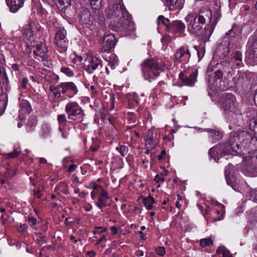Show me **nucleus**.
<instances>
[{"label": "nucleus", "instance_id": "obj_6", "mask_svg": "<svg viewBox=\"0 0 257 257\" xmlns=\"http://www.w3.org/2000/svg\"><path fill=\"white\" fill-rule=\"evenodd\" d=\"M185 21L188 23V31L192 34L198 33L203 27L205 23L201 21L196 14H189L185 18Z\"/></svg>", "mask_w": 257, "mask_h": 257}, {"label": "nucleus", "instance_id": "obj_45", "mask_svg": "<svg viewBox=\"0 0 257 257\" xmlns=\"http://www.w3.org/2000/svg\"><path fill=\"white\" fill-rule=\"evenodd\" d=\"M122 156H124L128 152V148L125 146H121L119 148H116Z\"/></svg>", "mask_w": 257, "mask_h": 257}, {"label": "nucleus", "instance_id": "obj_5", "mask_svg": "<svg viewBox=\"0 0 257 257\" xmlns=\"http://www.w3.org/2000/svg\"><path fill=\"white\" fill-rule=\"evenodd\" d=\"M111 29L116 31H124L126 34H129L135 30L134 23L127 17L122 19L120 21H114L111 22Z\"/></svg>", "mask_w": 257, "mask_h": 257}, {"label": "nucleus", "instance_id": "obj_50", "mask_svg": "<svg viewBox=\"0 0 257 257\" xmlns=\"http://www.w3.org/2000/svg\"><path fill=\"white\" fill-rule=\"evenodd\" d=\"M223 74L221 71L217 70L214 73V78L215 80L220 79L222 77Z\"/></svg>", "mask_w": 257, "mask_h": 257}, {"label": "nucleus", "instance_id": "obj_4", "mask_svg": "<svg viewBox=\"0 0 257 257\" xmlns=\"http://www.w3.org/2000/svg\"><path fill=\"white\" fill-rule=\"evenodd\" d=\"M221 108L226 113H236L237 104L234 95L231 93L223 94L220 99Z\"/></svg>", "mask_w": 257, "mask_h": 257}, {"label": "nucleus", "instance_id": "obj_22", "mask_svg": "<svg viewBox=\"0 0 257 257\" xmlns=\"http://www.w3.org/2000/svg\"><path fill=\"white\" fill-rule=\"evenodd\" d=\"M197 17L201 20V22L205 23L207 21H210L211 20L212 14L211 11L209 9L205 8H202L200 10Z\"/></svg>", "mask_w": 257, "mask_h": 257}, {"label": "nucleus", "instance_id": "obj_37", "mask_svg": "<svg viewBox=\"0 0 257 257\" xmlns=\"http://www.w3.org/2000/svg\"><path fill=\"white\" fill-rule=\"evenodd\" d=\"M21 107L24 109L28 113H30L31 110V107L30 103L26 100H22L20 103Z\"/></svg>", "mask_w": 257, "mask_h": 257}, {"label": "nucleus", "instance_id": "obj_16", "mask_svg": "<svg viewBox=\"0 0 257 257\" xmlns=\"http://www.w3.org/2000/svg\"><path fill=\"white\" fill-rule=\"evenodd\" d=\"M48 51L47 47L45 43L40 42L36 45L34 53L37 56L41 58L43 61H45V59L47 58Z\"/></svg>", "mask_w": 257, "mask_h": 257}, {"label": "nucleus", "instance_id": "obj_61", "mask_svg": "<svg viewBox=\"0 0 257 257\" xmlns=\"http://www.w3.org/2000/svg\"><path fill=\"white\" fill-rule=\"evenodd\" d=\"M95 205H96V206H97L99 209H102V207H105V206H106V205H102V204L101 203V202H99V201H98V202H96V203H95Z\"/></svg>", "mask_w": 257, "mask_h": 257}, {"label": "nucleus", "instance_id": "obj_32", "mask_svg": "<svg viewBox=\"0 0 257 257\" xmlns=\"http://www.w3.org/2000/svg\"><path fill=\"white\" fill-rule=\"evenodd\" d=\"M101 192L100 193V195L98 197V201L101 202L102 205H107V201L108 199V195L106 191H104L101 187L100 188Z\"/></svg>", "mask_w": 257, "mask_h": 257}, {"label": "nucleus", "instance_id": "obj_46", "mask_svg": "<svg viewBox=\"0 0 257 257\" xmlns=\"http://www.w3.org/2000/svg\"><path fill=\"white\" fill-rule=\"evenodd\" d=\"M249 199L254 202L257 203V190H251L249 193Z\"/></svg>", "mask_w": 257, "mask_h": 257}, {"label": "nucleus", "instance_id": "obj_31", "mask_svg": "<svg viewBox=\"0 0 257 257\" xmlns=\"http://www.w3.org/2000/svg\"><path fill=\"white\" fill-rule=\"evenodd\" d=\"M171 27L176 29L177 31H179L180 33H182L184 31L185 29V24L180 21L176 20L174 21Z\"/></svg>", "mask_w": 257, "mask_h": 257}, {"label": "nucleus", "instance_id": "obj_59", "mask_svg": "<svg viewBox=\"0 0 257 257\" xmlns=\"http://www.w3.org/2000/svg\"><path fill=\"white\" fill-rule=\"evenodd\" d=\"M84 208L85 209V211H89L91 210L92 209V206L91 204H86L84 207Z\"/></svg>", "mask_w": 257, "mask_h": 257}, {"label": "nucleus", "instance_id": "obj_26", "mask_svg": "<svg viewBox=\"0 0 257 257\" xmlns=\"http://www.w3.org/2000/svg\"><path fill=\"white\" fill-rule=\"evenodd\" d=\"M37 123V117L35 116H31L27 123V131L28 133L33 131Z\"/></svg>", "mask_w": 257, "mask_h": 257}, {"label": "nucleus", "instance_id": "obj_35", "mask_svg": "<svg viewBox=\"0 0 257 257\" xmlns=\"http://www.w3.org/2000/svg\"><path fill=\"white\" fill-rule=\"evenodd\" d=\"M56 189L59 190L65 194H67L68 193L67 184L64 182L59 183L56 187Z\"/></svg>", "mask_w": 257, "mask_h": 257}, {"label": "nucleus", "instance_id": "obj_23", "mask_svg": "<svg viewBox=\"0 0 257 257\" xmlns=\"http://www.w3.org/2000/svg\"><path fill=\"white\" fill-rule=\"evenodd\" d=\"M153 133L152 131H148L145 137V145L147 148L153 149L155 143L154 141Z\"/></svg>", "mask_w": 257, "mask_h": 257}, {"label": "nucleus", "instance_id": "obj_54", "mask_svg": "<svg viewBox=\"0 0 257 257\" xmlns=\"http://www.w3.org/2000/svg\"><path fill=\"white\" fill-rule=\"evenodd\" d=\"M166 3L169 6H173L175 5L177 2V0H165Z\"/></svg>", "mask_w": 257, "mask_h": 257}, {"label": "nucleus", "instance_id": "obj_21", "mask_svg": "<svg viewBox=\"0 0 257 257\" xmlns=\"http://www.w3.org/2000/svg\"><path fill=\"white\" fill-rule=\"evenodd\" d=\"M197 75L198 72L197 70H195L192 74H190L189 76H185L183 77L180 74V77L184 84L187 86H192L196 81Z\"/></svg>", "mask_w": 257, "mask_h": 257}, {"label": "nucleus", "instance_id": "obj_11", "mask_svg": "<svg viewBox=\"0 0 257 257\" xmlns=\"http://www.w3.org/2000/svg\"><path fill=\"white\" fill-rule=\"evenodd\" d=\"M59 87L61 89V92L69 98L72 97L78 92L76 86L72 82H62L60 84Z\"/></svg>", "mask_w": 257, "mask_h": 257}, {"label": "nucleus", "instance_id": "obj_55", "mask_svg": "<svg viewBox=\"0 0 257 257\" xmlns=\"http://www.w3.org/2000/svg\"><path fill=\"white\" fill-rule=\"evenodd\" d=\"M77 167V165L75 164H73L70 165L68 168L67 171L68 172H71L74 171Z\"/></svg>", "mask_w": 257, "mask_h": 257}, {"label": "nucleus", "instance_id": "obj_36", "mask_svg": "<svg viewBox=\"0 0 257 257\" xmlns=\"http://www.w3.org/2000/svg\"><path fill=\"white\" fill-rule=\"evenodd\" d=\"M194 48L197 52V55L199 60H200L203 57L205 54V50L204 46L200 45L199 47L195 46H194Z\"/></svg>", "mask_w": 257, "mask_h": 257}, {"label": "nucleus", "instance_id": "obj_10", "mask_svg": "<svg viewBox=\"0 0 257 257\" xmlns=\"http://www.w3.org/2000/svg\"><path fill=\"white\" fill-rule=\"evenodd\" d=\"M65 111L69 119H72V117L73 116L84 115L82 108L78 103L75 101H70L66 105Z\"/></svg>", "mask_w": 257, "mask_h": 257}, {"label": "nucleus", "instance_id": "obj_62", "mask_svg": "<svg viewBox=\"0 0 257 257\" xmlns=\"http://www.w3.org/2000/svg\"><path fill=\"white\" fill-rule=\"evenodd\" d=\"M40 190H37L36 191H34V194L35 196H37L38 198H40L41 197V194H40Z\"/></svg>", "mask_w": 257, "mask_h": 257}, {"label": "nucleus", "instance_id": "obj_27", "mask_svg": "<svg viewBox=\"0 0 257 257\" xmlns=\"http://www.w3.org/2000/svg\"><path fill=\"white\" fill-rule=\"evenodd\" d=\"M205 131L210 134V137L213 140L219 141L222 138V135L218 131L211 128H207L205 130Z\"/></svg>", "mask_w": 257, "mask_h": 257}, {"label": "nucleus", "instance_id": "obj_63", "mask_svg": "<svg viewBox=\"0 0 257 257\" xmlns=\"http://www.w3.org/2000/svg\"><path fill=\"white\" fill-rule=\"evenodd\" d=\"M39 162L40 164H46L47 163V160L44 158H40Z\"/></svg>", "mask_w": 257, "mask_h": 257}, {"label": "nucleus", "instance_id": "obj_7", "mask_svg": "<svg viewBox=\"0 0 257 257\" xmlns=\"http://www.w3.org/2000/svg\"><path fill=\"white\" fill-rule=\"evenodd\" d=\"M232 149L230 147V142L223 144H218L211 148L209 151V154L211 157L215 160L219 159L220 157H222L225 155H229L231 153Z\"/></svg>", "mask_w": 257, "mask_h": 257}, {"label": "nucleus", "instance_id": "obj_8", "mask_svg": "<svg viewBox=\"0 0 257 257\" xmlns=\"http://www.w3.org/2000/svg\"><path fill=\"white\" fill-rule=\"evenodd\" d=\"M101 64V60L96 56H88L85 59L84 66L85 70L89 74L93 73L95 70Z\"/></svg>", "mask_w": 257, "mask_h": 257}, {"label": "nucleus", "instance_id": "obj_39", "mask_svg": "<svg viewBox=\"0 0 257 257\" xmlns=\"http://www.w3.org/2000/svg\"><path fill=\"white\" fill-rule=\"evenodd\" d=\"M57 119L60 125H66L67 119L65 114H62L59 115L58 116Z\"/></svg>", "mask_w": 257, "mask_h": 257}, {"label": "nucleus", "instance_id": "obj_24", "mask_svg": "<svg viewBox=\"0 0 257 257\" xmlns=\"http://www.w3.org/2000/svg\"><path fill=\"white\" fill-rule=\"evenodd\" d=\"M42 77L44 78L45 81L48 83H53L58 78V76L52 72L47 70H44V72L42 73Z\"/></svg>", "mask_w": 257, "mask_h": 257}, {"label": "nucleus", "instance_id": "obj_40", "mask_svg": "<svg viewBox=\"0 0 257 257\" xmlns=\"http://www.w3.org/2000/svg\"><path fill=\"white\" fill-rule=\"evenodd\" d=\"M60 71L68 76L71 77L73 75V71L68 67H62Z\"/></svg>", "mask_w": 257, "mask_h": 257}, {"label": "nucleus", "instance_id": "obj_47", "mask_svg": "<svg viewBox=\"0 0 257 257\" xmlns=\"http://www.w3.org/2000/svg\"><path fill=\"white\" fill-rule=\"evenodd\" d=\"M156 253L160 256H163L166 253V250L164 247L158 246L155 249Z\"/></svg>", "mask_w": 257, "mask_h": 257}, {"label": "nucleus", "instance_id": "obj_44", "mask_svg": "<svg viewBox=\"0 0 257 257\" xmlns=\"http://www.w3.org/2000/svg\"><path fill=\"white\" fill-rule=\"evenodd\" d=\"M109 60H108V66L111 69H113L115 68V66L117 65V61L115 60L114 58L109 57Z\"/></svg>", "mask_w": 257, "mask_h": 257}, {"label": "nucleus", "instance_id": "obj_29", "mask_svg": "<svg viewBox=\"0 0 257 257\" xmlns=\"http://www.w3.org/2000/svg\"><path fill=\"white\" fill-rule=\"evenodd\" d=\"M155 202L154 198L151 195L144 198L143 200L144 205L148 210H152L153 209V204Z\"/></svg>", "mask_w": 257, "mask_h": 257}, {"label": "nucleus", "instance_id": "obj_53", "mask_svg": "<svg viewBox=\"0 0 257 257\" xmlns=\"http://www.w3.org/2000/svg\"><path fill=\"white\" fill-rule=\"evenodd\" d=\"M28 226L26 224L21 225L18 227V230L20 232H24L27 229Z\"/></svg>", "mask_w": 257, "mask_h": 257}, {"label": "nucleus", "instance_id": "obj_52", "mask_svg": "<svg viewBox=\"0 0 257 257\" xmlns=\"http://www.w3.org/2000/svg\"><path fill=\"white\" fill-rule=\"evenodd\" d=\"M165 180V179L164 177L159 176V175H157L154 178V181L156 182L157 183H158L159 182H164Z\"/></svg>", "mask_w": 257, "mask_h": 257}, {"label": "nucleus", "instance_id": "obj_19", "mask_svg": "<svg viewBox=\"0 0 257 257\" xmlns=\"http://www.w3.org/2000/svg\"><path fill=\"white\" fill-rule=\"evenodd\" d=\"M90 5L92 8L95 10L96 11L95 12L96 15L98 16V19L100 21H103L104 16L103 14L99 11L101 7L102 0H90Z\"/></svg>", "mask_w": 257, "mask_h": 257}, {"label": "nucleus", "instance_id": "obj_3", "mask_svg": "<svg viewBox=\"0 0 257 257\" xmlns=\"http://www.w3.org/2000/svg\"><path fill=\"white\" fill-rule=\"evenodd\" d=\"M106 12L107 17L112 19L109 26L110 28L111 22H113L114 20L120 21L125 17H127L128 15L123 6L121 4H116L109 7L107 9Z\"/></svg>", "mask_w": 257, "mask_h": 257}, {"label": "nucleus", "instance_id": "obj_13", "mask_svg": "<svg viewBox=\"0 0 257 257\" xmlns=\"http://www.w3.org/2000/svg\"><path fill=\"white\" fill-rule=\"evenodd\" d=\"M231 45L230 42L228 41L225 43L223 42V44L220 46H219L216 51V55L220 58L221 59L224 60L223 61L225 62L230 64V61H229V58L228 57L229 53V46Z\"/></svg>", "mask_w": 257, "mask_h": 257}, {"label": "nucleus", "instance_id": "obj_58", "mask_svg": "<svg viewBox=\"0 0 257 257\" xmlns=\"http://www.w3.org/2000/svg\"><path fill=\"white\" fill-rule=\"evenodd\" d=\"M35 23L34 22H30L29 24V29L31 30H33V32H34L35 30Z\"/></svg>", "mask_w": 257, "mask_h": 257}, {"label": "nucleus", "instance_id": "obj_9", "mask_svg": "<svg viewBox=\"0 0 257 257\" xmlns=\"http://www.w3.org/2000/svg\"><path fill=\"white\" fill-rule=\"evenodd\" d=\"M55 43L64 50L67 48L68 41L66 38V31L64 28L58 29L56 32Z\"/></svg>", "mask_w": 257, "mask_h": 257}, {"label": "nucleus", "instance_id": "obj_14", "mask_svg": "<svg viewBox=\"0 0 257 257\" xmlns=\"http://www.w3.org/2000/svg\"><path fill=\"white\" fill-rule=\"evenodd\" d=\"M191 54L187 47L179 48L175 54V61L178 62H187L189 60Z\"/></svg>", "mask_w": 257, "mask_h": 257}, {"label": "nucleus", "instance_id": "obj_18", "mask_svg": "<svg viewBox=\"0 0 257 257\" xmlns=\"http://www.w3.org/2000/svg\"><path fill=\"white\" fill-rule=\"evenodd\" d=\"M240 33L239 28L236 26H233L232 29L227 33L223 39V42L225 43L227 42L232 41V38L234 39L237 36H238Z\"/></svg>", "mask_w": 257, "mask_h": 257}, {"label": "nucleus", "instance_id": "obj_30", "mask_svg": "<svg viewBox=\"0 0 257 257\" xmlns=\"http://www.w3.org/2000/svg\"><path fill=\"white\" fill-rule=\"evenodd\" d=\"M51 134V128L47 123L42 125L40 135L43 138H47Z\"/></svg>", "mask_w": 257, "mask_h": 257}, {"label": "nucleus", "instance_id": "obj_48", "mask_svg": "<svg viewBox=\"0 0 257 257\" xmlns=\"http://www.w3.org/2000/svg\"><path fill=\"white\" fill-rule=\"evenodd\" d=\"M27 221L30 224V225L32 227H34L36 226L37 222L35 218L30 216L28 217Z\"/></svg>", "mask_w": 257, "mask_h": 257}, {"label": "nucleus", "instance_id": "obj_17", "mask_svg": "<svg viewBox=\"0 0 257 257\" xmlns=\"http://www.w3.org/2000/svg\"><path fill=\"white\" fill-rule=\"evenodd\" d=\"M116 43L115 38L112 34H108L104 37L103 48L104 51H108L114 48Z\"/></svg>", "mask_w": 257, "mask_h": 257}, {"label": "nucleus", "instance_id": "obj_34", "mask_svg": "<svg viewBox=\"0 0 257 257\" xmlns=\"http://www.w3.org/2000/svg\"><path fill=\"white\" fill-rule=\"evenodd\" d=\"M213 244V241L211 238H205L200 239V245L202 247L210 246Z\"/></svg>", "mask_w": 257, "mask_h": 257}, {"label": "nucleus", "instance_id": "obj_64", "mask_svg": "<svg viewBox=\"0 0 257 257\" xmlns=\"http://www.w3.org/2000/svg\"><path fill=\"white\" fill-rule=\"evenodd\" d=\"M88 254L90 257H94L95 255V253L93 251H89L88 252Z\"/></svg>", "mask_w": 257, "mask_h": 257}, {"label": "nucleus", "instance_id": "obj_33", "mask_svg": "<svg viewBox=\"0 0 257 257\" xmlns=\"http://www.w3.org/2000/svg\"><path fill=\"white\" fill-rule=\"evenodd\" d=\"M216 252L218 254H221L223 257H233L230 251L224 247L218 248Z\"/></svg>", "mask_w": 257, "mask_h": 257}, {"label": "nucleus", "instance_id": "obj_51", "mask_svg": "<svg viewBox=\"0 0 257 257\" xmlns=\"http://www.w3.org/2000/svg\"><path fill=\"white\" fill-rule=\"evenodd\" d=\"M249 123L250 127H252L253 130L257 128V118L251 119Z\"/></svg>", "mask_w": 257, "mask_h": 257}, {"label": "nucleus", "instance_id": "obj_41", "mask_svg": "<svg viewBox=\"0 0 257 257\" xmlns=\"http://www.w3.org/2000/svg\"><path fill=\"white\" fill-rule=\"evenodd\" d=\"M33 30H29V29H26L23 34V37L25 39L29 40L31 37L34 35Z\"/></svg>", "mask_w": 257, "mask_h": 257}, {"label": "nucleus", "instance_id": "obj_1", "mask_svg": "<svg viewBox=\"0 0 257 257\" xmlns=\"http://www.w3.org/2000/svg\"><path fill=\"white\" fill-rule=\"evenodd\" d=\"M230 147L232 151L236 152L238 155H246L248 150H251V142L256 141L252 138L251 135L246 132L237 133L236 136L230 139Z\"/></svg>", "mask_w": 257, "mask_h": 257}, {"label": "nucleus", "instance_id": "obj_15", "mask_svg": "<svg viewBox=\"0 0 257 257\" xmlns=\"http://www.w3.org/2000/svg\"><path fill=\"white\" fill-rule=\"evenodd\" d=\"M247 53L249 59H257V34L249 40Z\"/></svg>", "mask_w": 257, "mask_h": 257}, {"label": "nucleus", "instance_id": "obj_49", "mask_svg": "<svg viewBox=\"0 0 257 257\" xmlns=\"http://www.w3.org/2000/svg\"><path fill=\"white\" fill-rule=\"evenodd\" d=\"M20 154V152L18 151H14L12 153H10L8 154V157L9 159L15 158L18 157Z\"/></svg>", "mask_w": 257, "mask_h": 257}, {"label": "nucleus", "instance_id": "obj_38", "mask_svg": "<svg viewBox=\"0 0 257 257\" xmlns=\"http://www.w3.org/2000/svg\"><path fill=\"white\" fill-rule=\"evenodd\" d=\"M49 90L53 93L55 98H58L61 96L60 90L58 88L55 86H50L49 87Z\"/></svg>", "mask_w": 257, "mask_h": 257}, {"label": "nucleus", "instance_id": "obj_56", "mask_svg": "<svg viewBox=\"0 0 257 257\" xmlns=\"http://www.w3.org/2000/svg\"><path fill=\"white\" fill-rule=\"evenodd\" d=\"M72 178H73V181L74 183H81V182L79 181L78 177L75 174H74L73 175Z\"/></svg>", "mask_w": 257, "mask_h": 257}, {"label": "nucleus", "instance_id": "obj_12", "mask_svg": "<svg viewBox=\"0 0 257 257\" xmlns=\"http://www.w3.org/2000/svg\"><path fill=\"white\" fill-rule=\"evenodd\" d=\"M80 21L85 24L89 23L93 20H98V16L94 14H92L87 8H82L80 11L79 14Z\"/></svg>", "mask_w": 257, "mask_h": 257}, {"label": "nucleus", "instance_id": "obj_60", "mask_svg": "<svg viewBox=\"0 0 257 257\" xmlns=\"http://www.w3.org/2000/svg\"><path fill=\"white\" fill-rule=\"evenodd\" d=\"M111 232L113 234H116L117 233V228L115 226H112L110 228Z\"/></svg>", "mask_w": 257, "mask_h": 257}, {"label": "nucleus", "instance_id": "obj_43", "mask_svg": "<svg viewBox=\"0 0 257 257\" xmlns=\"http://www.w3.org/2000/svg\"><path fill=\"white\" fill-rule=\"evenodd\" d=\"M37 241L40 245H42L47 242V239L45 236L38 234Z\"/></svg>", "mask_w": 257, "mask_h": 257}, {"label": "nucleus", "instance_id": "obj_2", "mask_svg": "<svg viewBox=\"0 0 257 257\" xmlns=\"http://www.w3.org/2000/svg\"><path fill=\"white\" fill-rule=\"evenodd\" d=\"M141 67L145 79L151 82L153 77L159 75L160 72L163 70L164 64L161 59L154 58L144 60L141 64Z\"/></svg>", "mask_w": 257, "mask_h": 257}, {"label": "nucleus", "instance_id": "obj_42", "mask_svg": "<svg viewBox=\"0 0 257 257\" xmlns=\"http://www.w3.org/2000/svg\"><path fill=\"white\" fill-rule=\"evenodd\" d=\"M58 3L62 7L61 9H65L70 5V0H57Z\"/></svg>", "mask_w": 257, "mask_h": 257}, {"label": "nucleus", "instance_id": "obj_20", "mask_svg": "<svg viewBox=\"0 0 257 257\" xmlns=\"http://www.w3.org/2000/svg\"><path fill=\"white\" fill-rule=\"evenodd\" d=\"M10 10L12 13L17 12L21 7H23L24 0H6Z\"/></svg>", "mask_w": 257, "mask_h": 257}, {"label": "nucleus", "instance_id": "obj_25", "mask_svg": "<svg viewBox=\"0 0 257 257\" xmlns=\"http://www.w3.org/2000/svg\"><path fill=\"white\" fill-rule=\"evenodd\" d=\"M157 23L160 27H165L167 30H169L171 27L170 20L167 18H165L162 15L158 17Z\"/></svg>", "mask_w": 257, "mask_h": 257}, {"label": "nucleus", "instance_id": "obj_28", "mask_svg": "<svg viewBox=\"0 0 257 257\" xmlns=\"http://www.w3.org/2000/svg\"><path fill=\"white\" fill-rule=\"evenodd\" d=\"M242 62V54L239 51H236L233 55H232L231 62L232 63H235V65L237 66H239Z\"/></svg>", "mask_w": 257, "mask_h": 257}, {"label": "nucleus", "instance_id": "obj_57", "mask_svg": "<svg viewBox=\"0 0 257 257\" xmlns=\"http://www.w3.org/2000/svg\"><path fill=\"white\" fill-rule=\"evenodd\" d=\"M27 83H28V79L27 78H24L22 79V86L24 88H25L26 87Z\"/></svg>", "mask_w": 257, "mask_h": 257}]
</instances>
